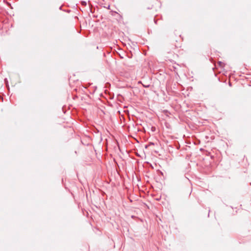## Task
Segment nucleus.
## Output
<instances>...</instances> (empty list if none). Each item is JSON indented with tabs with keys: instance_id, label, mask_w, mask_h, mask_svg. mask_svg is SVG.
<instances>
[{
	"instance_id": "f257e3e1",
	"label": "nucleus",
	"mask_w": 251,
	"mask_h": 251,
	"mask_svg": "<svg viewBox=\"0 0 251 251\" xmlns=\"http://www.w3.org/2000/svg\"><path fill=\"white\" fill-rule=\"evenodd\" d=\"M81 4L83 6H86V4H87V3L86 1H82L81 2Z\"/></svg>"
},
{
	"instance_id": "f03ea898",
	"label": "nucleus",
	"mask_w": 251,
	"mask_h": 251,
	"mask_svg": "<svg viewBox=\"0 0 251 251\" xmlns=\"http://www.w3.org/2000/svg\"><path fill=\"white\" fill-rule=\"evenodd\" d=\"M143 86H144V87L148 88V87H149V85H143Z\"/></svg>"
},
{
	"instance_id": "7ed1b4c3",
	"label": "nucleus",
	"mask_w": 251,
	"mask_h": 251,
	"mask_svg": "<svg viewBox=\"0 0 251 251\" xmlns=\"http://www.w3.org/2000/svg\"><path fill=\"white\" fill-rule=\"evenodd\" d=\"M107 9H110V5H108V6H107Z\"/></svg>"
}]
</instances>
